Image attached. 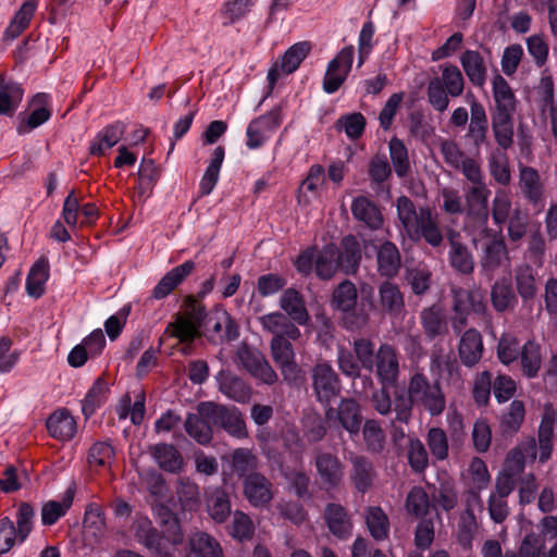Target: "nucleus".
Returning a JSON list of instances; mask_svg holds the SVG:
<instances>
[{"instance_id":"nucleus-27","label":"nucleus","mask_w":557,"mask_h":557,"mask_svg":"<svg viewBox=\"0 0 557 557\" xmlns=\"http://www.w3.org/2000/svg\"><path fill=\"white\" fill-rule=\"evenodd\" d=\"M377 292V306L381 312L394 318L405 312V297L397 284L384 281Z\"/></svg>"},{"instance_id":"nucleus-33","label":"nucleus","mask_w":557,"mask_h":557,"mask_svg":"<svg viewBox=\"0 0 557 557\" xmlns=\"http://www.w3.org/2000/svg\"><path fill=\"white\" fill-rule=\"evenodd\" d=\"M280 307L286 317L298 325H306L310 315L305 305L302 295L295 288H287L280 298Z\"/></svg>"},{"instance_id":"nucleus-46","label":"nucleus","mask_w":557,"mask_h":557,"mask_svg":"<svg viewBox=\"0 0 557 557\" xmlns=\"http://www.w3.org/2000/svg\"><path fill=\"white\" fill-rule=\"evenodd\" d=\"M225 150L222 146H218L212 153V158L210 163L208 164L201 180L199 183V195L208 196L212 193L215 187L219 176L220 170L224 160Z\"/></svg>"},{"instance_id":"nucleus-61","label":"nucleus","mask_w":557,"mask_h":557,"mask_svg":"<svg viewBox=\"0 0 557 557\" xmlns=\"http://www.w3.org/2000/svg\"><path fill=\"white\" fill-rule=\"evenodd\" d=\"M479 529L474 513L462 511L458 521L457 541L463 549H470L472 541Z\"/></svg>"},{"instance_id":"nucleus-41","label":"nucleus","mask_w":557,"mask_h":557,"mask_svg":"<svg viewBox=\"0 0 557 557\" xmlns=\"http://www.w3.org/2000/svg\"><path fill=\"white\" fill-rule=\"evenodd\" d=\"M364 521L370 535L382 542L389 536V519L380 506H369L364 510Z\"/></svg>"},{"instance_id":"nucleus-13","label":"nucleus","mask_w":557,"mask_h":557,"mask_svg":"<svg viewBox=\"0 0 557 557\" xmlns=\"http://www.w3.org/2000/svg\"><path fill=\"white\" fill-rule=\"evenodd\" d=\"M372 371L380 384L399 386L400 356L393 345L384 343L379 346Z\"/></svg>"},{"instance_id":"nucleus-35","label":"nucleus","mask_w":557,"mask_h":557,"mask_svg":"<svg viewBox=\"0 0 557 557\" xmlns=\"http://www.w3.org/2000/svg\"><path fill=\"white\" fill-rule=\"evenodd\" d=\"M377 272L381 276L392 278L399 272L401 265V257L397 246L386 240L376 253Z\"/></svg>"},{"instance_id":"nucleus-52","label":"nucleus","mask_w":557,"mask_h":557,"mask_svg":"<svg viewBox=\"0 0 557 557\" xmlns=\"http://www.w3.org/2000/svg\"><path fill=\"white\" fill-rule=\"evenodd\" d=\"M554 423L555 413L546 409L539 428V450L542 463L546 462L552 455Z\"/></svg>"},{"instance_id":"nucleus-22","label":"nucleus","mask_w":557,"mask_h":557,"mask_svg":"<svg viewBox=\"0 0 557 557\" xmlns=\"http://www.w3.org/2000/svg\"><path fill=\"white\" fill-rule=\"evenodd\" d=\"M323 518L330 533L341 541L348 540L352 534L354 522L348 510L338 503L325 505Z\"/></svg>"},{"instance_id":"nucleus-12","label":"nucleus","mask_w":557,"mask_h":557,"mask_svg":"<svg viewBox=\"0 0 557 557\" xmlns=\"http://www.w3.org/2000/svg\"><path fill=\"white\" fill-rule=\"evenodd\" d=\"M236 359L248 373L262 383L273 385L278 381L276 372L258 349L244 343L237 348Z\"/></svg>"},{"instance_id":"nucleus-45","label":"nucleus","mask_w":557,"mask_h":557,"mask_svg":"<svg viewBox=\"0 0 557 557\" xmlns=\"http://www.w3.org/2000/svg\"><path fill=\"white\" fill-rule=\"evenodd\" d=\"M150 453L158 466L168 472H177L183 466V457L172 444H156Z\"/></svg>"},{"instance_id":"nucleus-29","label":"nucleus","mask_w":557,"mask_h":557,"mask_svg":"<svg viewBox=\"0 0 557 557\" xmlns=\"http://www.w3.org/2000/svg\"><path fill=\"white\" fill-rule=\"evenodd\" d=\"M219 391L227 398L245 404L251 397V387L239 376L230 371H220L216 375Z\"/></svg>"},{"instance_id":"nucleus-38","label":"nucleus","mask_w":557,"mask_h":557,"mask_svg":"<svg viewBox=\"0 0 557 557\" xmlns=\"http://www.w3.org/2000/svg\"><path fill=\"white\" fill-rule=\"evenodd\" d=\"M49 434L57 440H71L76 433V422L66 409H59L46 422Z\"/></svg>"},{"instance_id":"nucleus-18","label":"nucleus","mask_w":557,"mask_h":557,"mask_svg":"<svg viewBox=\"0 0 557 557\" xmlns=\"http://www.w3.org/2000/svg\"><path fill=\"white\" fill-rule=\"evenodd\" d=\"M282 124V109L275 107L268 113L253 119L246 131V145L249 149L260 148L269 137Z\"/></svg>"},{"instance_id":"nucleus-55","label":"nucleus","mask_w":557,"mask_h":557,"mask_svg":"<svg viewBox=\"0 0 557 557\" xmlns=\"http://www.w3.org/2000/svg\"><path fill=\"white\" fill-rule=\"evenodd\" d=\"M493 96L495 100L494 111H516L515 94L507 81L499 74L493 79Z\"/></svg>"},{"instance_id":"nucleus-7","label":"nucleus","mask_w":557,"mask_h":557,"mask_svg":"<svg viewBox=\"0 0 557 557\" xmlns=\"http://www.w3.org/2000/svg\"><path fill=\"white\" fill-rule=\"evenodd\" d=\"M485 237L487 242L482 245L479 255V265L481 273L492 278L502 268H510L511 258L507 244L500 233L492 230L491 235Z\"/></svg>"},{"instance_id":"nucleus-39","label":"nucleus","mask_w":557,"mask_h":557,"mask_svg":"<svg viewBox=\"0 0 557 557\" xmlns=\"http://www.w3.org/2000/svg\"><path fill=\"white\" fill-rule=\"evenodd\" d=\"M491 302L494 310L499 313L515 309L518 298L508 278L502 277L492 285Z\"/></svg>"},{"instance_id":"nucleus-3","label":"nucleus","mask_w":557,"mask_h":557,"mask_svg":"<svg viewBox=\"0 0 557 557\" xmlns=\"http://www.w3.org/2000/svg\"><path fill=\"white\" fill-rule=\"evenodd\" d=\"M396 211L403 236L414 243L423 239L433 248L443 244L444 234L437 214L430 207L417 209L409 197L400 196L396 200Z\"/></svg>"},{"instance_id":"nucleus-56","label":"nucleus","mask_w":557,"mask_h":557,"mask_svg":"<svg viewBox=\"0 0 557 557\" xmlns=\"http://www.w3.org/2000/svg\"><path fill=\"white\" fill-rule=\"evenodd\" d=\"M74 491L67 490L62 502L49 500L41 507V522L44 525H52L66 515L72 506Z\"/></svg>"},{"instance_id":"nucleus-20","label":"nucleus","mask_w":557,"mask_h":557,"mask_svg":"<svg viewBox=\"0 0 557 557\" xmlns=\"http://www.w3.org/2000/svg\"><path fill=\"white\" fill-rule=\"evenodd\" d=\"M310 50L311 44L309 41H300L289 47L282 55L281 60L275 62L269 70L268 81L270 86H274L280 77V73L288 75L295 72L309 54Z\"/></svg>"},{"instance_id":"nucleus-44","label":"nucleus","mask_w":557,"mask_h":557,"mask_svg":"<svg viewBox=\"0 0 557 557\" xmlns=\"http://www.w3.org/2000/svg\"><path fill=\"white\" fill-rule=\"evenodd\" d=\"M37 8V0H26L14 14L4 32L5 40L17 38L29 25Z\"/></svg>"},{"instance_id":"nucleus-54","label":"nucleus","mask_w":557,"mask_h":557,"mask_svg":"<svg viewBox=\"0 0 557 557\" xmlns=\"http://www.w3.org/2000/svg\"><path fill=\"white\" fill-rule=\"evenodd\" d=\"M521 370L527 377H535L542 366L541 346L534 341H528L520 355Z\"/></svg>"},{"instance_id":"nucleus-60","label":"nucleus","mask_w":557,"mask_h":557,"mask_svg":"<svg viewBox=\"0 0 557 557\" xmlns=\"http://www.w3.org/2000/svg\"><path fill=\"white\" fill-rule=\"evenodd\" d=\"M107 392L106 381L102 377H98L82 401V411L86 418L92 416L97 408L106 401Z\"/></svg>"},{"instance_id":"nucleus-43","label":"nucleus","mask_w":557,"mask_h":557,"mask_svg":"<svg viewBox=\"0 0 557 557\" xmlns=\"http://www.w3.org/2000/svg\"><path fill=\"white\" fill-rule=\"evenodd\" d=\"M125 132V125L122 122H115L111 125L106 126L101 132L97 134L94 141L90 145V153L101 156L107 150L115 146Z\"/></svg>"},{"instance_id":"nucleus-28","label":"nucleus","mask_w":557,"mask_h":557,"mask_svg":"<svg viewBox=\"0 0 557 557\" xmlns=\"http://www.w3.org/2000/svg\"><path fill=\"white\" fill-rule=\"evenodd\" d=\"M488 133V120L485 108L473 99L470 102V123L466 138L475 147L480 148L486 143Z\"/></svg>"},{"instance_id":"nucleus-24","label":"nucleus","mask_w":557,"mask_h":557,"mask_svg":"<svg viewBox=\"0 0 557 557\" xmlns=\"http://www.w3.org/2000/svg\"><path fill=\"white\" fill-rule=\"evenodd\" d=\"M243 492L248 503L256 508L269 506L274 497L273 484L260 472L244 480Z\"/></svg>"},{"instance_id":"nucleus-5","label":"nucleus","mask_w":557,"mask_h":557,"mask_svg":"<svg viewBox=\"0 0 557 557\" xmlns=\"http://www.w3.org/2000/svg\"><path fill=\"white\" fill-rule=\"evenodd\" d=\"M182 308L183 311L174 315V321L168 324L164 333L182 344L190 345L201 336L207 311L205 305L194 295L185 297Z\"/></svg>"},{"instance_id":"nucleus-2","label":"nucleus","mask_w":557,"mask_h":557,"mask_svg":"<svg viewBox=\"0 0 557 557\" xmlns=\"http://www.w3.org/2000/svg\"><path fill=\"white\" fill-rule=\"evenodd\" d=\"M414 407L422 408L432 417L441 416L446 408L440 380H431L422 369L410 374L407 388L394 391L395 421L408 424Z\"/></svg>"},{"instance_id":"nucleus-42","label":"nucleus","mask_w":557,"mask_h":557,"mask_svg":"<svg viewBox=\"0 0 557 557\" xmlns=\"http://www.w3.org/2000/svg\"><path fill=\"white\" fill-rule=\"evenodd\" d=\"M24 90L18 83L0 75V115H12L23 100Z\"/></svg>"},{"instance_id":"nucleus-10","label":"nucleus","mask_w":557,"mask_h":557,"mask_svg":"<svg viewBox=\"0 0 557 557\" xmlns=\"http://www.w3.org/2000/svg\"><path fill=\"white\" fill-rule=\"evenodd\" d=\"M310 377L313 393L320 404L329 406L331 400L341 394V379L327 361L317 362L310 369Z\"/></svg>"},{"instance_id":"nucleus-31","label":"nucleus","mask_w":557,"mask_h":557,"mask_svg":"<svg viewBox=\"0 0 557 557\" xmlns=\"http://www.w3.org/2000/svg\"><path fill=\"white\" fill-rule=\"evenodd\" d=\"M196 264L191 260L173 268L156 285L152 297L163 299L169 296L189 274L194 272Z\"/></svg>"},{"instance_id":"nucleus-9","label":"nucleus","mask_w":557,"mask_h":557,"mask_svg":"<svg viewBox=\"0 0 557 557\" xmlns=\"http://www.w3.org/2000/svg\"><path fill=\"white\" fill-rule=\"evenodd\" d=\"M491 190L486 183L471 185L466 189V215L472 226L480 231L484 236H490L492 228L487 226L488 209L487 200Z\"/></svg>"},{"instance_id":"nucleus-53","label":"nucleus","mask_w":557,"mask_h":557,"mask_svg":"<svg viewBox=\"0 0 557 557\" xmlns=\"http://www.w3.org/2000/svg\"><path fill=\"white\" fill-rule=\"evenodd\" d=\"M184 428L186 433L200 445H208L213 438L212 428L198 411L187 414Z\"/></svg>"},{"instance_id":"nucleus-23","label":"nucleus","mask_w":557,"mask_h":557,"mask_svg":"<svg viewBox=\"0 0 557 557\" xmlns=\"http://www.w3.org/2000/svg\"><path fill=\"white\" fill-rule=\"evenodd\" d=\"M518 187L522 197L532 206L544 201V181L536 169L520 163Z\"/></svg>"},{"instance_id":"nucleus-17","label":"nucleus","mask_w":557,"mask_h":557,"mask_svg":"<svg viewBox=\"0 0 557 557\" xmlns=\"http://www.w3.org/2000/svg\"><path fill=\"white\" fill-rule=\"evenodd\" d=\"M355 49L352 46L343 48L329 63L324 78L323 90L334 94L346 81L352 65Z\"/></svg>"},{"instance_id":"nucleus-64","label":"nucleus","mask_w":557,"mask_h":557,"mask_svg":"<svg viewBox=\"0 0 557 557\" xmlns=\"http://www.w3.org/2000/svg\"><path fill=\"white\" fill-rule=\"evenodd\" d=\"M228 435L243 440L248 437V430L242 412L236 407H228L221 426Z\"/></svg>"},{"instance_id":"nucleus-11","label":"nucleus","mask_w":557,"mask_h":557,"mask_svg":"<svg viewBox=\"0 0 557 557\" xmlns=\"http://www.w3.org/2000/svg\"><path fill=\"white\" fill-rule=\"evenodd\" d=\"M270 351L272 360L288 384L297 385L302 382V371L295 360L294 348L288 339L283 336H273Z\"/></svg>"},{"instance_id":"nucleus-47","label":"nucleus","mask_w":557,"mask_h":557,"mask_svg":"<svg viewBox=\"0 0 557 557\" xmlns=\"http://www.w3.org/2000/svg\"><path fill=\"white\" fill-rule=\"evenodd\" d=\"M207 510L216 523L225 522L232 512L228 494L221 487L213 488L207 497Z\"/></svg>"},{"instance_id":"nucleus-49","label":"nucleus","mask_w":557,"mask_h":557,"mask_svg":"<svg viewBox=\"0 0 557 557\" xmlns=\"http://www.w3.org/2000/svg\"><path fill=\"white\" fill-rule=\"evenodd\" d=\"M189 545L196 557H224L223 549L218 540L206 532L193 534Z\"/></svg>"},{"instance_id":"nucleus-62","label":"nucleus","mask_w":557,"mask_h":557,"mask_svg":"<svg viewBox=\"0 0 557 557\" xmlns=\"http://www.w3.org/2000/svg\"><path fill=\"white\" fill-rule=\"evenodd\" d=\"M228 534L240 542L252 539L255 525L250 517L239 510L233 513V519L227 528Z\"/></svg>"},{"instance_id":"nucleus-50","label":"nucleus","mask_w":557,"mask_h":557,"mask_svg":"<svg viewBox=\"0 0 557 557\" xmlns=\"http://www.w3.org/2000/svg\"><path fill=\"white\" fill-rule=\"evenodd\" d=\"M524 414V404L518 399L511 401L507 411L503 413L499 422V431L502 435L511 436L516 434L523 423Z\"/></svg>"},{"instance_id":"nucleus-16","label":"nucleus","mask_w":557,"mask_h":557,"mask_svg":"<svg viewBox=\"0 0 557 557\" xmlns=\"http://www.w3.org/2000/svg\"><path fill=\"white\" fill-rule=\"evenodd\" d=\"M516 482L509 476L497 475L495 479L494 490L487 499V510L491 520L494 523H503L510 513L507 498L513 492Z\"/></svg>"},{"instance_id":"nucleus-36","label":"nucleus","mask_w":557,"mask_h":557,"mask_svg":"<svg viewBox=\"0 0 557 557\" xmlns=\"http://www.w3.org/2000/svg\"><path fill=\"white\" fill-rule=\"evenodd\" d=\"M209 332L218 336L220 341H235L239 333L232 317L225 310H216L205 321Z\"/></svg>"},{"instance_id":"nucleus-40","label":"nucleus","mask_w":557,"mask_h":557,"mask_svg":"<svg viewBox=\"0 0 557 557\" xmlns=\"http://www.w3.org/2000/svg\"><path fill=\"white\" fill-rule=\"evenodd\" d=\"M232 472L239 479H247L249 475L259 473V458L252 449L240 447L232 451L231 456Z\"/></svg>"},{"instance_id":"nucleus-57","label":"nucleus","mask_w":557,"mask_h":557,"mask_svg":"<svg viewBox=\"0 0 557 557\" xmlns=\"http://www.w3.org/2000/svg\"><path fill=\"white\" fill-rule=\"evenodd\" d=\"M515 283L519 296L524 300L533 299L536 295L534 271L529 264H520L515 272Z\"/></svg>"},{"instance_id":"nucleus-6","label":"nucleus","mask_w":557,"mask_h":557,"mask_svg":"<svg viewBox=\"0 0 557 557\" xmlns=\"http://www.w3.org/2000/svg\"><path fill=\"white\" fill-rule=\"evenodd\" d=\"M441 69V77H433L428 83L426 98L435 111L443 113L449 106V97L457 98L463 94L465 78L456 65L445 64Z\"/></svg>"},{"instance_id":"nucleus-4","label":"nucleus","mask_w":557,"mask_h":557,"mask_svg":"<svg viewBox=\"0 0 557 557\" xmlns=\"http://www.w3.org/2000/svg\"><path fill=\"white\" fill-rule=\"evenodd\" d=\"M331 307L341 313V324L347 331H360L364 329L370 315L363 305H358V292L356 285L344 280L333 290Z\"/></svg>"},{"instance_id":"nucleus-30","label":"nucleus","mask_w":557,"mask_h":557,"mask_svg":"<svg viewBox=\"0 0 557 557\" xmlns=\"http://www.w3.org/2000/svg\"><path fill=\"white\" fill-rule=\"evenodd\" d=\"M46 102V94H37L33 97L30 106L40 104L41 107L34 109V111L28 115L24 112L17 115L18 124L16 126V132L18 135L28 134L50 119L51 112L44 106Z\"/></svg>"},{"instance_id":"nucleus-32","label":"nucleus","mask_w":557,"mask_h":557,"mask_svg":"<svg viewBox=\"0 0 557 557\" xmlns=\"http://www.w3.org/2000/svg\"><path fill=\"white\" fill-rule=\"evenodd\" d=\"M335 256L338 269L345 274H355L361 261V249L354 236H346L342 240V249L335 246Z\"/></svg>"},{"instance_id":"nucleus-26","label":"nucleus","mask_w":557,"mask_h":557,"mask_svg":"<svg viewBox=\"0 0 557 557\" xmlns=\"http://www.w3.org/2000/svg\"><path fill=\"white\" fill-rule=\"evenodd\" d=\"M420 324L429 342L443 337L448 333V323L445 310L437 304L423 308L420 311Z\"/></svg>"},{"instance_id":"nucleus-34","label":"nucleus","mask_w":557,"mask_h":557,"mask_svg":"<svg viewBox=\"0 0 557 557\" xmlns=\"http://www.w3.org/2000/svg\"><path fill=\"white\" fill-rule=\"evenodd\" d=\"M460 63L469 82L482 88L487 78V66L482 54L476 50H466L460 55Z\"/></svg>"},{"instance_id":"nucleus-21","label":"nucleus","mask_w":557,"mask_h":557,"mask_svg":"<svg viewBox=\"0 0 557 557\" xmlns=\"http://www.w3.org/2000/svg\"><path fill=\"white\" fill-rule=\"evenodd\" d=\"M447 239L450 267L460 274H472L474 271V258L469 247L462 242L460 234L457 231L449 230Z\"/></svg>"},{"instance_id":"nucleus-63","label":"nucleus","mask_w":557,"mask_h":557,"mask_svg":"<svg viewBox=\"0 0 557 557\" xmlns=\"http://www.w3.org/2000/svg\"><path fill=\"white\" fill-rule=\"evenodd\" d=\"M512 202L509 195L504 190H498L492 201L491 214L495 225L502 226L512 215Z\"/></svg>"},{"instance_id":"nucleus-15","label":"nucleus","mask_w":557,"mask_h":557,"mask_svg":"<svg viewBox=\"0 0 557 557\" xmlns=\"http://www.w3.org/2000/svg\"><path fill=\"white\" fill-rule=\"evenodd\" d=\"M135 539L144 545L152 557H175L172 546L148 518H140L135 523Z\"/></svg>"},{"instance_id":"nucleus-37","label":"nucleus","mask_w":557,"mask_h":557,"mask_svg":"<svg viewBox=\"0 0 557 557\" xmlns=\"http://www.w3.org/2000/svg\"><path fill=\"white\" fill-rule=\"evenodd\" d=\"M515 111H494L492 113V129L498 146L506 150L513 144Z\"/></svg>"},{"instance_id":"nucleus-1","label":"nucleus","mask_w":557,"mask_h":557,"mask_svg":"<svg viewBox=\"0 0 557 557\" xmlns=\"http://www.w3.org/2000/svg\"><path fill=\"white\" fill-rule=\"evenodd\" d=\"M451 312L450 324L454 333L460 335L458 345V355L465 367L472 368L482 358L483 339L481 333L470 327L463 332L468 325L470 312L484 317L487 313V305L484 293L480 288L466 289L463 287L451 285Z\"/></svg>"},{"instance_id":"nucleus-58","label":"nucleus","mask_w":557,"mask_h":557,"mask_svg":"<svg viewBox=\"0 0 557 557\" xmlns=\"http://www.w3.org/2000/svg\"><path fill=\"white\" fill-rule=\"evenodd\" d=\"M488 172L494 181L502 185L508 186L511 182V171L508 157L503 151L493 152L488 160Z\"/></svg>"},{"instance_id":"nucleus-8","label":"nucleus","mask_w":557,"mask_h":557,"mask_svg":"<svg viewBox=\"0 0 557 557\" xmlns=\"http://www.w3.org/2000/svg\"><path fill=\"white\" fill-rule=\"evenodd\" d=\"M362 420L361 407L351 397L342 398L337 407H329L325 410V421L329 423V426L341 428L347 431L350 437L359 434Z\"/></svg>"},{"instance_id":"nucleus-25","label":"nucleus","mask_w":557,"mask_h":557,"mask_svg":"<svg viewBox=\"0 0 557 557\" xmlns=\"http://www.w3.org/2000/svg\"><path fill=\"white\" fill-rule=\"evenodd\" d=\"M351 214L356 221L362 223L371 231L383 226L384 218L381 208L368 196H358L352 199Z\"/></svg>"},{"instance_id":"nucleus-51","label":"nucleus","mask_w":557,"mask_h":557,"mask_svg":"<svg viewBox=\"0 0 557 557\" xmlns=\"http://www.w3.org/2000/svg\"><path fill=\"white\" fill-rule=\"evenodd\" d=\"M175 493L183 510L193 511L200 505L199 486L189 478L177 479Z\"/></svg>"},{"instance_id":"nucleus-19","label":"nucleus","mask_w":557,"mask_h":557,"mask_svg":"<svg viewBox=\"0 0 557 557\" xmlns=\"http://www.w3.org/2000/svg\"><path fill=\"white\" fill-rule=\"evenodd\" d=\"M314 467L320 482L325 490H334L342 484L344 465L336 455L317 450L314 454Z\"/></svg>"},{"instance_id":"nucleus-48","label":"nucleus","mask_w":557,"mask_h":557,"mask_svg":"<svg viewBox=\"0 0 557 557\" xmlns=\"http://www.w3.org/2000/svg\"><path fill=\"white\" fill-rule=\"evenodd\" d=\"M49 277V262L46 258L37 260L26 278V292L30 297L39 298L45 293V284Z\"/></svg>"},{"instance_id":"nucleus-59","label":"nucleus","mask_w":557,"mask_h":557,"mask_svg":"<svg viewBox=\"0 0 557 557\" xmlns=\"http://www.w3.org/2000/svg\"><path fill=\"white\" fill-rule=\"evenodd\" d=\"M335 246L324 247L315 257L314 271L319 278L331 280L338 271Z\"/></svg>"},{"instance_id":"nucleus-14","label":"nucleus","mask_w":557,"mask_h":557,"mask_svg":"<svg viewBox=\"0 0 557 557\" xmlns=\"http://www.w3.org/2000/svg\"><path fill=\"white\" fill-rule=\"evenodd\" d=\"M347 460L349 482L358 493L364 495L374 486L377 479L375 467L368 456L354 451L349 453Z\"/></svg>"}]
</instances>
